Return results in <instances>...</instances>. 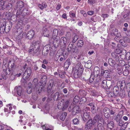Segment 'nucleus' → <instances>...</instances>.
<instances>
[{"label":"nucleus","mask_w":130,"mask_h":130,"mask_svg":"<svg viewBox=\"0 0 130 130\" xmlns=\"http://www.w3.org/2000/svg\"><path fill=\"white\" fill-rule=\"evenodd\" d=\"M12 24L10 23H7L4 24H2L1 26L0 29V32L1 34L5 33H8L10 30Z\"/></svg>","instance_id":"nucleus-1"},{"label":"nucleus","mask_w":130,"mask_h":130,"mask_svg":"<svg viewBox=\"0 0 130 130\" xmlns=\"http://www.w3.org/2000/svg\"><path fill=\"white\" fill-rule=\"evenodd\" d=\"M70 59H68L64 63V67L66 69H68V68L70 65L71 64L70 62Z\"/></svg>","instance_id":"nucleus-31"},{"label":"nucleus","mask_w":130,"mask_h":130,"mask_svg":"<svg viewBox=\"0 0 130 130\" xmlns=\"http://www.w3.org/2000/svg\"><path fill=\"white\" fill-rule=\"evenodd\" d=\"M95 123L93 122L92 119H89L85 125V128L86 130H91Z\"/></svg>","instance_id":"nucleus-7"},{"label":"nucleus","mask_w":130,"mask_h":130,"mask_svg":"<svg viewBox=\"0 0 130 130\" xmlns=\"http://www.w3.org/2000/svg\"><path fill=\"white\" fill-rule=\"evenodd\" d=\"M84 44V42L82 40H79L77 42V45L78 47H82Z\"/></svg>","instance_id":"nucleus-35"},{"label":"nucleus","mask_w":130,"mask_h":130,"mask_svg":"<svg viewBox=\"0 0 130 130\" xmlns=\"http://www.w3.org/2000/svg\"><path fill=\"white\" fill-rule=\"evenodd\" d=\"M107 123H106L107 127L108 128V130H111L113 127L114 123L112 121H107Z\"/></svg>","instance_id":"nucleus-15"},{"label":"nucleus","mask_w":130,"mask_h":130,"mask_svg":"<svg viewBox=\"0 0 130 130\" xmlns=\"http://www.w3.org/2000/svg\"><path fill=\"white\" fill-rule=\"evenodd\" d=\"M94 75L97 76L100 74V68L98 66L95 67L94 68Z\"/></svg>","instance_id":"nucleus-29"},{"label":"nucleus","mask_w":130,"mask_h":130,"mask_svg":"<svg viewBox=\"0 0 130 130\" xmlns=\"http://www.w3.org/2000/svg\"><path fill=\"white\" fill-rule=\"evenodd\" d=\"M113 92L115 96H117L119 92V88L117 86H115L113 89Z\"/></svg>","instance_id":"nucleus-23"},{"label":"nucleus","mask_w":130,"mask_h":130,"mask_svg":"<svg viewBox=\"0 0 130 130\" xmlns=\"http://www.w3.org/2000/svg\"><path fill=\"white\" fill-rule=\"evenodd\" d=\"M97 122H105L104 121V120L103 118L102 117H101L98 120H97Z\"/></svg>","instance_id":"nucleus-63"},{"label":"nucleus","mask_w":130,"mask_h":130,"mask_svg":"<svg viewBox=\"0 0 130 130\" xmlns=\"http://www.w3.org/2000/svg\"><path fill=\"white\" fill-rule=\"evenodd\" d=\"M89 117V113L87 112H85L83 114L82 118L83 120L86 121L88 119Z\"/></svg>","instance_id":"nucleus-24"},{"label":"nucleus","mask_w":130,"mask_h":130,"mask_svg":"<svg viewBox=\"0 0 130 130\" xmlns=\"http://www.w3.org/2000/svg\"><path fill=\"white\" fill-rule=\"evenodd\" d=\"M30 13L29 10L28 9L25 8L22 11V16L24 17L26 15L30 14Z\"/></svg>","instance_id":"nucleus-21"},{"label":"nucleus","mask_w":130,"mask_h":130,"mask_svg":"<svg viewBox=\"0 0 130 130\" xmlns=\"http://www.w3.org/2000/svg\"><path fill=\"white\" fill-rule=\"evenodd\" d=\"M85 66L87 68H89L91 66V64L90 63L87 62L85 64Z\"/></svg>","instance_id":"nucleus-61"},{"label":"nucleus","mask_w":130,"mask_h":130,"mask_svg":"<svg viewBox=\"0 0 130 130\" xmlns=\"http://www.w3.org/2000/svg\"><path fill=\"white\" fill-rule=\"evenodd\" d=\"M103 116L102 112L101 111H100L98 113H97L94 117L93 120L94 122H96L97 120Z\"/></svg>","instance_id":"nucleus-17"},{"label":"nucleus","mask_w":130,"mask_h":130,"mask_svg":"<svg viewBox=\"0 0 130 130\" xmlns=\"http://www.w3.org/2000/svg\"><path fill=\"white\" fill-rule=\"evenodd\" d=\"M28 87L27 89V92L28 93L30 94L31 92L32 89V84L31 83H29L28 84Z\"/></svg>","instance_id":"nucleus-32"},{"label":"nucleus","mask_w":130,"mask_h":130,"mask_svg":"<svg viewBox=\"0 0 130 130\" xmlns=\"http://www.w3.org/2000/svg\"><path fill=\"white\" fill-rule=\"evenodd\" d=\"M109 15L107 14H102L101 15V17L104 18H108V17Z\"/></svg>","instance_id":"nucleus-64"},{"label":"nucleus","mask_w":130,"mask_h":130,"mask_svg":"<svg viewBox=\"0 0 130 130\" xmlns=\"http://www.w3.org/2000/svg\"><path fill=\"white\" fill-rule=\"evenodd\" d=\"M107 81L106 80H103L102 83V87L103 88H106L107 87V86L106 84Z\"/></svg>","instance_id":"nucleus-38"},{"label":"nucleus","mask_w":130,"mask_h":130,"mask_svg":"<svg viewBox=\"0 0 130 130\" xmlns=\"http://www.w3.org/2000/svg\"><path fill=\"white\" fill-rule=\"evenodd\" d=\"M35 35L34 31L30 30L28 31L26 35V38L29 40L33 38Z\"/></svg>","instance_id":"nucleus-14"},{"label":"nucleus","mask_w":130,"mask_h":130,"mask_svg":"<svg viewBox=\"0 0 130 130\" xmlns=\"http://www.w3.org/2000/svg\"><path fill=\"white\" fill-rule=\"evenodd\" d=\"M14 91L15 92L17 93L18 95L21 96L22 93V88L20 86L18 87H16L14 89Z\"/></svg>","instance_id":"nucleus-18"},{"label":"nucleus","mask_w":130,"mask_h":130,"mask_svg":"<svg viewBox=\"0 0 130 130\" xmlns=\"http://www.w3.org/2000/svg\"><path fill=\"white\" fill-rule=\"evenodd\" d=\"M47 80V77L45 75H43L41 77L40 82L41 84L39 85L40 88H38V87H39L38 85L37 86V90L38 91L39 93H40L42 91V89L45 87Z\"/></svg>","instance_id":"nucleus-2"},{"label":"nucleus","mask_w":130,"mask_h":130,"mask_svg":"<svg viewBox=\"0 0 130 130\" xmlns=\"http://www.w3.org/2000/svg\"><path fill=\"white\" fill-rule=\"evenodd\" d=\"M24 6V3L21 1H18L16 4L14 9L16 10L18 8L20 7L19 8L22 9V8Z\"/></svg>","instance_id":"nucleus-19"},{"label":"nucleus","mask_w":130,"mask_h":130,"mask_svg":"<svg viewBox=\"0 0 130 130\" xmlns=\"http://www.w3.org/2000/svg\"><path fill=\"white\" fill-rule=\"evenodd\" d=\"M13 71L11 70L9 68H6L5 69H4L3 70L4 72L6 74L9 75L10 74L11 72Z\"/></svg>","instance_id":"nucleus-33"},{"label":"nucleus","mask_w":130,"mask_h":130,"mask_svg":"<svg viewBox=\"0 0 130 130\" xmlns=\"http://www.w3.org/2000/svg\"><path fill=\"white\" fill-rule=\"evenodd\" d=\"M79 120L77 118L74 119L73 120V122L74 124H79Z\"/></svg>","instance_id":"nucleus-50"},{"label":"nucleus","mask_w":130,"mask_h":130,"mask_svg":"<svg viewBox=\"0 0 130 130\" xmlns=\"http://www.w3.org/2000/svg\"><path fill=\"white\" fill-rule=\"evenodd\" d=\"M42 32V35L43 36L48 37L50 39V33L49 30L45 26L43 27Z\"/></svg>","instance_id":"nucleus-9"},{"label":"nucleus","mask_w":130,"mask_h":130,"mask_svg":"<svg viewBox=\"0 0 130 130\" xmlns=\"http://www.w3.org/2000/svg\"><path fill=\"white\" fill-rule=\"evenodd\" d=\"M101 75H104L105 76H106V75L107 76L108 75V74H109V71L107 70H105L102 73V71H101Z\"/></svg>","instance_id":"nucleus-53"},{"label":"nucleus","mask_w":130,"mask_h":130,"mask_svg":"<svg viewBox=\"0 0 130 130\" xmlns=\"http://www.w3.org/2000/svg\"><path fill=\"white\" fill-rule=\"evenodd\" d=\"M116 122L119 126L121 127L122 129H126L128 124L127 122L124 123L122 119H121Z\"/></svg>","instance_id":"nucleus-10"},{"label":"nucleus","mask_w":130,"mask_h":130,"mask_svg":"<svg viewBox=\"0 0 130 130\" xmlns=\"http://www.w3.org/2000/svg\"><path fill=\"white\" fill-rule=\"evenodd\" d=\"M83 71V69L82 67H79L78 69L76 68L75 70L74 74V76L75 78H77L82 75Z\"/></svg>","instance_id":"nucleus-6"},{"label":"nucleus","mask_w":130,"mask_h":130,"mask_svg":"<svg viewBox=\"0 0 130 130\" xmlns=\"http://www.w3.org/2000/svg\"><path fill=\"white\" fill-rule=\"evenodd\" d=\"M54 84L53 80H50L49 83L48 87H50L51 88L54 87Z\"/></svg>","instance_id":"nucleus-45"},{"label":"nucleus","mask_w":130,"mask_h":130,"mask_svg":"<svg viewBox=\"0 0 130 130\" xmlns=\"http://www.w3.org/2000/svg\"><path fill=\"white\" fill-rule=\"evenodd\" d=\"M129 72L128 70L126 69L123 72V75L125 76H127Z\"/></svg>","instance_id":"nucleus-56"},{"label":"nucleus","mask_w":130,"mask_h":130,"mask_svg":"<svg viewBox=\"0 0 130 130\" xmlns=\"http://www.w3.org/2000/svg\"><path fill=\"white\" fill-rule=\"evenodd\" d=\"M22 9L19 8L18 10L16 13V15L17 17H18L20 15H21L22 16Z\"/></svg>","instance_id":"nucleus-43"},{"label":"nucleus","mask_w":130,"mask_h":130,"mask_svg":"<svg viewBox=\"0 0 130 130\" xmlns=\"http://www.w3.org/2000/svg\"><path fill=\"white\" fill-rule=\"evenodd\" d=\"M6 5L4 1H1L0 2V7H2V9H4L6 8Z\"/></svg>","instance_id":"nucleus-42"},{"label":"nucleus","mask_w":130,"mask_h":130,"mask_svg":"<svg viewBox=\"0 0 130 130\" xmlns=\"http://www.w3.org/2000/svg\"><path fill=\"white\" fill-rule=\"evenodd\" d=\"M65 72L63 71H60L59 72V75L60 77L61 78H63L64 76Z\"/></svg>","instance_id":"nucleus-51"},{"label":"nucleus","mask_w":130,"mask_h":130,"mask_svg":"<svg viewBox=\"0 0 130 130\" xmlns=\"http://www.w3.org/2000/svg\"><path fill=\"white\" fill-rule=\"evenodd\" d=\"M110 111L109 109L107 107H105L103 109V112L104 114L108 113Z\"/></svg>","instance_id":"nucleus-52"},{"label":"nucleus","mask_w":130,"mask_h":130,"mask_svg":"<svg viewBox=\"0 0 130 130\" xmlns=\"http://www.w3.org/2000/svg\"><path fill=\"white\" fill-rule=\"evenodd\" d=\"M60 42H63L64 45H66L67 43V39L64 37H62L60 39Z\"/></svg>","instance_id":"nucleus-40"},{"label":"nucleus","mask_w":130,"mask_h":130,"mask_svg":"<svg viewBox=\"0 0 130 130\" xmlns=\"http://www.w3.org/2000/svg\"><path fill=\"white\" fill-rule=\"evenodd\" d=\"M108 63L112 67H114L115 65V62L114 60L111 58H109L108 59Z\"/></svg>","instance_id":"nucleus-34"},{"label":"nucleus","mask_w":130,"mask_h":130,"mask_svg":"<svg viewBox=\"0 0 130 130\" xmlns=\"http://www.w3.org/2000/svg\"><path fill=\"white\" fill-rule=\"evenodd\" d=\"M74 107L73 105H71L68 108V111L70 112L72 111Z\"/></svg>","instance_id":"nucleus-60"},{"label":"nucleus","mask_w":130,"mask_h":130,"mask_svg":"<svg viewBox=\"0 0 130 130\" xmlns=\"http://www.w3.org/2000/svg\"><path fill=\"white\" fill-rule=\"evenodd\" d=\"M67 115V113L66 112L63 113L60 117V119L62 120L63 121Z\"/></svg>","instance_id":"nucleus-41"},{"label":"nucleus","mask_w":130,"mask_h":130,"mask_svg":"<svg viewBox=\"0 0 130 130\" xmlns=\"http://www.w3.org/2000/svg\"><path fill=\"white\" fill-rule=\"evenodd\" d=\"M70 16L71 18H73L75 17V13H72V12L70 11L69 12Z\"/></svg>","instance_id":"nucleus-57"},{"label":"nucleus","mask_w":130,"mask_h":130,"mask_svg":"<svg viewBox=\"0 0 130 130\" xmlns=\"http://www.w3.org/2000/svg\"><path fill=\"white\" fill-rule=\"evenodd\" d=\"M91 112L93 114L95 113L96 112V108L94 106L91 107Z\"/></svg>","instance_id":"nucleus-55"},{"label":"nucleus","mask_w":130,"mask_h":130,"mask_svg":"<svg viewBox=\"0 0 130 130\" xmlns=\"http://www.w3.org/2000/svg\"><path fill=\"white\" fill-rule=\"evenodd\" d=\"M120 87L121 90L125 89L126 91H128L130 88V84L128 83L126 85L125 81L122 80L120 84Z\"/></svg>","instance_id":"nucleus-8"},{"label":"nucleus","mask_w":130,"mask_h":130,"mask_svg":"<svg viewBox=\"0 0 130 130\" xmlns=\"http://www.w3.org/2000/svg\"><path fill=\"white\" fill-rule=\"evenodd\" d=\"M111 56L112 57L115 59L117 61H118L119 60V58L118 55L116 53H111Z\"/></svg>","instance_id":"nucleus-28"},{"label":"nucleus","mask_w":130,"mask_h":130,"mask_svg":"<svg viewBox=\"0 0 130 130\" xmlns=\"http://www.w3.org/2000/svg\"><path fill=\"white\" fill-rule=\"evenodd\" d=\"M41 43L39 41H33L31 43V45L32 47L34 53H37L39 50Z\"/></svg>","instance_id":"nucleus-3"},{"label":"nucleus","mask_w":130,"mask_h":130,"mask_svg":"<svg viewBox=\"0 0 130 130\" xmlns=\"http://www.w3.org/2000/svg\"><path fill=\"white\" fill-rule=\"evenodd\" d=\"M73 43L70 42L69 44L68 48V50L69 52H74L76 49V46L73 47Z\"/></svg>","instance_id":"nucleus-12"},{"label":"nucleus","mask_w":130,"mask_h":130,"mask_svg":"<svg viewBox=\"0 0 130 130\" xmlns=\"http://www.w3.org/2000/svg\"><path fill=\"white\" fill-rule=\"evenodd\" d=\"M38 6L41 9H42L44 8H46L47 7V5L46 3H42V5L39 4Z\"/></svg>","instance_id":"nucleus-39"},{"label":"nucleus","mask_w":130,"mask_h":130,"mask_svg":"<svg viewBox=\"0 0 130 130\" xmlns=\"http://www.w3.org/2000/svg\"><path fill=\"white\" fill-rule=\"evenodd\" d=\"M123 111L120 112L116 116L114 119L117 122L121 119H122V117L123 115Z\"/></svg>","instance_id":"nucleus-16"},{"label":"nucleus","mask_w":130,"mask_h":130,"mask_svg":"<svg viewBox=\"0 0 130 130\" xmlns=\"http://www.w3.org/2000/svg\"><path fill=\"white\" fill-rule=\"evenodd\" d=\"M64 100H62L60 101L57 104V108L59 109H62V110H64L63 109V102Z\"/></svg>","instance_id":"nucleus-20"},{"label":"nucleus","mask_w":130,"mask_h":130,"mask_svg":"<svg viewBox=\"0 0 130 130\" xmlns=\"http://www.w3.org/2000/svg\"><path fill=\"white\" fill-rule=\"evenodd\" d=\"M88 2L91 4H93L95 2V0H88Z\"/></svg>","instance_id":"nucleus-58"},{"label":"nucleus","mask_w":130,"mask_h":130,"mask_svg":"<svg viewBox=\"0 0 130 130\" xmlns=\"http://www.w3.org/2000/svg\"><path fill=\"white\" fill-rule=\"evenodd\" d=\"M64 102H63V109H65L68 107V106L69 103V100H67L64 104Z\"/></svg>","instance_id":"nucleus-44"},{"label":"nucleus","mask_w":130,"mask_h":130,"mask_svg":"<svg viewBox=\"0 0 130 130\" xmlns=\"http://www.w3.org/2000/svg\"><path fill=\"white\" fill-rule=\"evenodd\" d=\"M104 124H101L100 122H97V127L99 128L100 129H102L103 128V125Z\"/></svg>","instance_id":"nucleus-46"},{"label":"nucleus","mask_w":130,"mask_h":130,"mask_svg":"<svg viewBox=\"0 0 130 130\" xmlns=\"http://www.w3.org/2000/svg\"><path fill=\"white\" fill-rule=\"evenodd\" d=\"M73 108L74 110L76 111L78 113H79L80 112V110L79 108V107L78 106H76L74 107Z\"/></svg>","instance_id":"nucleus-54"},{"label":"nucleus","mask_w":130,"mask_h":130,"mask_svg":"<svg viewBox=\"0 0 130 130\" xmlns=\"http://www.w3.org/2000/svg\"><path fill=\"white\" fill-rule=\"evenodd\" d=\"M125 89L120 90L119 92V96L122 98H123L125 96Z\"/></svg>","instance_id":"nucleus-30"},{"label":"nucleus","mask_w":130,"mask_h":130,"mask_svg":"<svg viewBox=\"0 0 130 130\" xmlns=\"http://www.w3.org/2000/svg\"><path fill=\"white\" fill-rule=\"evenodd\" d=\"M80 98L78 96H75L73 100V103L75 104H76L77 103H78Z\"/></svg>","instance_id":"nucleus-36"},{"label":"nucleus","mask_w":130,"mask_h":130,"mask_svg":"<svg viewBox=\"0 0 130 130\" xmlns=\"http://www.w3.org/2000/svg\"><path fill=\"white\" fill-rule=\"evenodd\" d=\"M94 76L93 75L91 74L89 80L90 83H92L94 81L95 78Z\"/></svg>","instance_id":"nucleus-49"},{"label":"nucleus","mask_w":130,"mask_h":130,"mask_svg":"<svg viewBox=\"0 0 130 130\" xmlns=\"http://www.w3.org/2000/svg\"><path fill=\"white\" fill-rule=\"evenodd\" d=\"M6 8L8 10L11 11L13 9V5L11 4H8L6 5Z\"/></svg>","instance_id":"nucleus-37"},{"label":"nucleus","mask_w":130,"mask_h":130,"mask_svg":"<svg viewBox=\"0 0 130 130\" xmlns=\"http://www.w3.org/2000/svg\"><path fill=\"white\" fill-rule=\"evenodd\" d=\"M22 24V21L20 20V21H19L17 23V26H16V27H17V28H20V27H22L21 26Z\"/></svg>","instance_id":"nucleus-47"},{"label":"nucleus","mask_w":130,"mask_h":130,"mask_svg":"<svg viewBox=\"0 0 130 130\" xmlns=\"http://www.w3.org/2000/svg\"><path fill=\"white\" fill-rule=\"evenodd\" d=\"M118 73L119 75H121L122 73V70L120 68H118Z\"/></svg>","instance_id":"nucleus-62"},{"label":"nucleus","mask_w":130,"mask_h":130,"mask_svg":"<svg viewBox=\"0 0 130 130\" xmlns=\"http://www.w3.org/2000/svg\"><path fill=\"white\" fill-rule=\"evenodd\" d=\"M50 49V46L47 45L45 46L43 48L42 53L43 55L44 56L46 55L48 53L49 50Z\"/></svg>","instance_id":"nucleus-13"},{"label":"nucleus","mask_w":130,"mask_h":130,"mask_svg":"<svg viewBox=\"0 0 130 130\" xmlns=\"http://www.w3.org/2000/svg\"><path fill=\"white\" fill-rule=\"evenodd\" d=\"M58 33V31L57 29H54L52 34V38H50L51 39L53 38L54 39L57 36Z\"/></svg>","instance_id":"nucleus-27"},{"label":"nucleus","mask_w":130,"mask_h":130,"mask_svg":"<svg viewBox=\"0 0 130 130\" xmlns=\"http://www.w3.org/2000/svg\"><path fill=\"white\" fill-rule=\"evenodd\" d=\"M60 94L58 92H56L54 95L53 98L54 100L55 101H57L60 98Z\"/></svg>","instance_id":"nucleus-25"},{"label":"nucleus","mask_w":130,"mask_h":130,"mask_svg":"<svg viewBox=\"0 0 130 130\" xmlns=\"http://www.w3.org/2000/svg\"><path fill=\"white\" fill-rule=\"evenodd\" d=\"M38 82V80L37 78H35L34 79L33 82H32V83L33 84H34L35 86V87L36 88V91L38 92V93H39L38 91H37V85H39V86L38 87V88H40V85H41V83H37Z\"/></svg>","instance_id":"nucleus-22"},{"label":"nucleus","mask_w":130,"mask_h":130,"mask_svg":"<svg viewBox=\"0 0 130 130\" xmlns=\"http://www.w3.org/2000/svg\"><path fill=\"white\" fill-rule=\"evenodd\" d=\"M125 58L127 59L129 58L130 57V53L129 52H128L125 54Z\"/></svg>","instance_id":"nucleus-59"},{"label":"nucleus","mask_w":130,"mask_h":130,"mask_svg":"<svg viewBox=\"0 0 130 130\" xmlns=\"http://www.w3.org/2000/svg\"><path fill=\"white\" fill-rule=\"evenodd\" d=\"M79 38L78 36L76 35L74 36L72 40L73 43H74L78 40Z\"/></svg>","instance_id":"nucleus-48"},{"label":"nucleus","mask_w":130,"mask_h":130,"mask_svg":"<svg viewBox=\"0 0 130 130\" xmlns=\"http://www.w3.org/2000/svg\"><path fill=\"white\" fill-rule=\"evenodd\" d=\"M22 28V27H20V28H17L15 33V37L17 40H20L23 37V33Z\"/></svg>","instance_id":"nucleus-4"},{"label":"nucleus","mask_w":130,"mask_h":130,"mask_svg":"<svg viewBox=\"0 0 130 130\" xmlns=\"http://www.w3.org/2000/svg\"><path fill=\"white\" fill-rule=\"evenodd\" d=\"M32 70L30 68H28L25 70L23 75V78L25 80L28 79L31 75Z\"/></svg>","instance_id":"nucleus-5"},{"label":"nucleus","mask_w":130,"mask_h":130,"mask_svg":"<svg viewBox=\"0 0 130 130\" xmlns=\"http://www.w3.org/2000/svg\"><path fill=\"white\" fill-rule=\"evenodd\" d=\"M14 63V60L12 59H10L8 63L9 68L12 71L15 69L16 67V65H15Z\"/></svg>","instance_id":"nucleus-11"},{"label":"nucleus","mask_w":130,"mask_h":130,"mask_svg":"<svg viewBox=\"0 0 130 130\" xmlns=\"http://www.w3.org/2000/svg\"><path fill=\"white\" fill-rule=\"evenodd\" d=\"M112 33L113 34L116 36L118 37H121V35L120 33L118 31V30L116 29H114L112 30Z\"/></svg>","instance_id":"nucleus-26"}]
</instances>
